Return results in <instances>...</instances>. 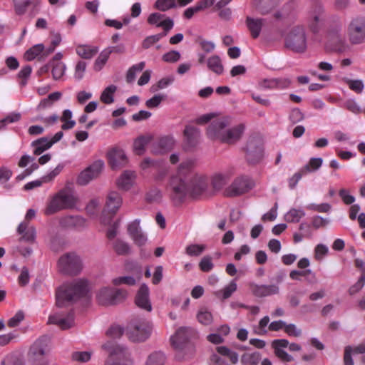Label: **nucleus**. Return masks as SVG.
Segmentation results:
<instances>
[{
  "instance_id": "nucleus-1",
  "label": "nucleus",
  "mask_w": 365,
  "mask_h": 365,
  "mask_svg": "<svg viewBox=\"0 0 365 365\" xmlns=\"http://www.w3.org/2000/svg\"><path fill=\"white\" fill-rule=\"evenodd\" d=\"M192 166L191 161L181 163L177 174L170 180L168 189L175 203H181L188 194L193 197H198L208 187L207 178L194 173Z\"/></svg>"
},
{
  "instance_id": "nucleus-2",
  "label": "nucleus",
  "mask_w": 365,
  "mask_h": 365,
  "mask_svg": "<svg viewBox=\"0 0 365 365\" xmlns=\"http://www.w3.org/2000/svg\"><path fill=\"white\" fill-rule=\"evenodd\" d=\"M232 123V118L225 116L214 120L207 129V135L211 140L232 145L242 138L245 125L240 123L232 128H228Z\"/></svg>"
},
{
  "instance_id": "nucleus-3",
  "label": "nucleus",
  "mask_w": 365,
  "mask_h": 365,
  "mask_svg": "<svg viewBox=\"0 0 365 365\" xmlns=\"http://www.w3.org/2000/svg\"><path fill=\"white\" fill-rule=\"evenodd\" d=\"M89 292L88 282L85 279H76L64 283L56 293V304L63 307L86 297Z\"/></svg>"
},
{
  "instance_id": "nucleus-4",
  "label": "nucleus",
  "mask_w": 365,
  "mask_h": 365,
  "mask_svg": "<svg viewBox=\"0 0 365 365\" xmlns=\"http://www.w3.org/2000/svg\"><path fill=\"white\" fill-rule=\"evenodd\" d=\"M327 38L328 43L334 51L342 53L349 50L346 34L344 33V24L340 17L334 16L331 18Z\"/></svg>"
},
{
  "instance_id": "nucleus-5",
  "label": "nucleus",
  "mask_w": 365,
  "mask_h": 365,
  "mask_svg": "<svg viewBox=\"0 0 365 365\" xmlns=\"http://www.w3.org/2000/svg\"><path fill=\"white\" fill-rule=\"evenodd\" d=\"M77 202L78 197L74 192L62 189L51 198L44 213L46 215H51L61 210L73 209Z\"/></svg>"
},
{
  "instance_id": "nucleus-6",
  "label": "nucleus",
  "mask_w": 365,
  "mask_h": 365,
  "mask_svg": "<svg viewBox=\"0 0 365 365\" xmlns=\"http://www.w3.org/2000/svg\"><path fill=\"white\" fill-rule=\"evenodd\" d=\"M192 330L188 327L179 328L171 336L170 341L173 348L177 351L175 357L178 360L189 358L194 352L193 346L189 342Z\"/></svg>"
},
{
  "instance_id": "nucleus-7",
  "label": "nucleus",
  "mask_w": 365,
  "mask_h": 365,
  "mask_svg": "<svg viewBox=\"0 0 365 365\" xmlns=\"http://www.w3.org/2000/svg\"><path fill=\"white\" fill-rule=\"evenodd\" d=\"M102 348L109 354L105 365H133L130 352L125 346L108 341Z\"/></svg>"
},
{
  "instance_id": "nucleus-8",
  "label": "nucleus",
  "mask_w": 365,
  "mask_h": 365,
  "mask_svg": "<svg viewBox=\"0 0 365 365\" xmlns=\"http://www.w3.org/2000/svg\"><path fill=\"white\" fill-rule=\"evenodd\" d=\"M346 34L351 45H359L365 42V17L356 16L349 22Z\"/></svg>"
},
{
  "instance_id": "nucleus-9",
  "label": "nucleus",
  "mask_w": 365,
  "mask_h": 365,
  "mask_svg": "<svg viewBox=\"0 0 365 365\" xmlns=\"http://www.w3.org/2000/svg\"><path fill=\"white\" fill-rule=\"evenodd\" d=\"M285 47L297 53H303L307 48V36L304 29L296 26L291 29L285 38Z\"/></svg>"
},
{
  "instance_id": "nucleus-10",
  "label": "nucleus",
  "mask_w": 365,
  "mask_h": 365,
  "mask_svg": "<svg viewBox=\"0 0 365 365\" xmlns=\"http://www.w3.org/2000/svg\"><path fill=\"white\" fill-rule=\"evenodd\" d=\"M58 268L61 273L66 275H78L83 269L81 258L75 253L63 255L58 261Z\"/></svg>"
},
{
  "instance_id": "nucleus-11",
  "label": "nucleus",
  "mask_w": 365,
  "mask_h": 365,
  "mask_svg": "<svg viewBox=\"0 0 365 365\" xmlns=\"http://www.w3.org/2000/svg\"><path fill=\"white\" fill-rule=\"evenodd\" d=\"M151 326L145 319L133 320L127 327V334L133 341H144L150 335Z\"/></svg>"
},
{
  "instance_id": "nucleus-12",
  "label": "nucleus",
  "mask_w": 365,
  "mask_h": 365,
  "mask_svg": "<svg viewBox=\"0 0 365 365\" xmlns=\"http://www.w3.org/2000/svg\"><path fill=\"white\" fill-rule=\"evenodd\" d=\"M50 339L42 336L35 341L29 350V356L34 365H48L45 355L48 350Z\"/></svg>"
},
{
  "instance_id": "nucleus-13",
  "label": "nucleus",
  "mask_w": 365,
  "mask_h": 365,
  "mask_svg": "<svg viewBox=\"0 0 365 365\" xmlns=\"http://www.w3.org/2000/svg\"><path fill=\"white\" fill-rule=\"evenodd\" d=\"M127 296V292L123 289H112L104 287L97 293L98 302L101 305H114L122 302Z\"/></svg>"
},
{
  "instance_id": "nucleus-14",
  "label": "nucleus",
  "mask_w": 365,
  "mask_h": 365,
  "mask_svg": "<svg viewBox=\"0 0 365 365\" xmlns=\"http://www.w3.org/2000/svg\"><path fill=\"white\" fill-rule=\"evenodd\" d=\"M254 186V181L250 177L239 176L225 189V195L227 197L240 196L249 192Z\"/></svg>"
},
{
  "instance_id": "nucleus-15",
  "label": "nucleus",
  "mask_w": 365,
  "mask_h": 365,
  "mask_svg": "<svg viewBox=\"0 0 365 365\" xmlns=\"http://www.w3.org/2000/svg\"><path fill=\"white\" fill-rule=\"evenodd\" d=\"M48 322L58 326L63 330L68 329L74 325V312H55L49 316Z\"/></svg>"
},
{
  "instance_id": "nucleus-16",
  "label": "nucleus",
  "mask_w": 365,
  "mask_h": 365,
  "mask_svg": "<svg viewBox=\"0 0 365 365\" xmlns=\"http://www.w3.org/2000/svg\"><path fill=\"white\" fill-rule=\"evenodd\" d=\"M217 353L220 355L213 354L211 357L215 365H232L238 361V354L225 346H220L216 348Z\"/></svg>"
},
{
  "instance_id": "nucleus-17",
  "label": "nucleus",
  "mask_w": 365,
  "mask_h": 365,
  "mask_svg": "<svg viewBox=\"0 0 365 365\" xmlns=\"http://www.w3.org/2000/svg\"><path fill=\"white\" fill-rule=\"evenodd\" d=\"M245 150L247 160L251 164L259 163L263 158V148L259 138H250Z\"/></svg>"
},
{
  "instance_id": "nucleus-18",
  "label": "nucleus",
  "mask_w": 365,
  "mask_h": 365,
  "mask_svg": "<svg viewBox=\"0 0 365 365\" xmlns=\"http://www.w3.org/2000/svg\"><path fill=\"white\" fill-rule=\"evenodd\" d=\"M104 163L102 160L95 161L91 165L82 171L77 180L81 185H87L91 180L96 178L102 172Z\"/></svg>"
},
{
  "instance_id": "nucleus-19",
  "label": "nucleus",
  "mask_w": 365,
  "mask_h": 365,
  "mask_svg": "<svg viewBox=\"0 0 365 365\" xmlns=\"http://www.w3.org/2000/svg\"><path fill=\"white\" fill-rule=\"evenodd\" d=\"M63 136L62 131L57 132L51 138L43 137L31 143L34 148V154L39 155L45 150L49 149L54 143L58 142Z\"/></svg>"
},
{
  "instance_id": "nucleus-20",
  "label": "nucleus",
  "mask_w": 365,
  "mask_h": 365,
  "mask_svg": "<svg viewBox=\"0 0 365 365\" xmlns=\"http://www.w3.org/2000/svg\"><path fill=\"white\" fill-rule=\"evenodd\" d=\"M123 203V199L120 195L116 191L108 192L106 200L105 207L103 208V215L108 214L110 217H113Z\"/></svg>"
},
{
  "instance_id": "nucleus-21",
  "label": "nucleus",
  "mask_w": 365,
  "mask_h": 365,
  "mask_svg": "<svg viewBox=\"0 0 365 365\" xmlns=\"http://www.w3.org/2000/svg\"><path fill=\"white\" fill-rule=\"evenodd\" d=\"M128 232L138 246L140 247L146 243L147 236L140 226V220L136 219L128 225Z\"/></svg>"
},
{
  "instance_id": "nucleus-22",
  "label": "nucleus",
  "mask_w": 365,
  "mask_h": 365,
  "mask_svg": "<svg viewBox=\"0 0 365 365\" xmlns=\"http://www.w3.org/2000/svg\"><path fill=\"white\" fill-rule=\"evenodd\" d=\"M324 17V7L321 4H316L309 21V26L312 32L317 33L319 31Z\"/></svg>"
},
{
  "instance_id": "nucleus-23",
  "label": "nucleus",
  "mask_w": 365,
  "mask_h": 365,
  "mask_svg": "<svg viewBox=\"0 0 365 365\" xmlns=\"http://www.w3.org/2000/svg\"><path fill=\"white\" fill-rule=\"evenodd\" d=\"M249 289L255 297H264L279 292V287L275 284L259 285L254 282L249 284Z\"/></svg>"
},
{
  "instance_id": "nucleus-24",
  "label": "nucleus",
  "mask_w": 365,
  "mask_h": 365,
  "mask_svg": "<svg viewBox=\"0 0 365 365\" xmlns=\"http://www.w3.org/2000/svg\"><path fill=\"white\" fill-rule=\"evenodd\" d=\"M175 144V140L173 136H163L153 145L152 153L154 154L166 153L173 149Z\"/></svg>"
},
{
  "instance_id": "nucleus-25",
  "label": "nucleus",
  "mask_w": 365,
  "mask_h": 365,
  "mask_svg": "<svg viewBox=\"0 0 365 365\" xmlns=\"http://www.w3.org/2000/svg\"><path fill=\"white\" fill-rule=\"evenodd\" d=\"M135 302L136 305L145 311L150 312L152 310V305L149 299V288L143 284L138 291Z\"/></svg>"
},
{
  "instance_id": "nucleus-26",
  "label": "nucleus",
  "mask_w": 365,
  "mask_h": 365,
  "mask_svg": "<svg viewBox=\"0 0 365 365\" xmlns=\"http://www.w3.org/2000/svg\"><path fill=\"white\" fill-rule=\"evenodd\" d=\"M109 164L113 169L125 165L127 163V157L121 149L113 148L108 153Z\"/></svg>"
},
{
  "instance_id": "nucleus-27",
  "label": "nucleus",
  "mask_w": 365,
  "mask_h": 365,
  "mask_svg": "<svg viewBox=\"0 0 365 365\" xmlns=\"http://www.w3.org/2000/svg\"><path fill=\"white\" fill-rule=\"evenodd\" d=\"M17 232L22 235L21 240L28 242H34L35 241L36 235V229L33 226H29L27 222L23 221L21 222L17 227Z\"/></svg>"
},
{
  "instance_id": "nucleus-28",
  "label": "nucleus",
  "mask_w": 365,
  "mask_h": 365,
  "mask_svg": "<svg viewBox=\"0 0 365 365\" xmlns=\"http://www.w3.org/2000/svg\"><path fill=\"white\" fill-rule=\"evenodd\" d=\"M183 134L186 144L189 148H193L197 145L200 136V130L197 128L186 125Z\"/></svg>"
},
{
  "instance_id": "nucleus-29",
  "label": "nucleus",
  "mask_w": 365,
  "mask_h": 365,
  "mask_svg": "<svg viewBox=\"0 0 365 365\" xmlns=\"http://www.w3.org/2000/svg\"><path fill=\"white\" fill-rule=\"evenodd\" d=\"M264 21V20L263 19H254L249 16L247 17L246 24L253 38L259 37Z\"/></svg>"
},
{
  "instance_id": "nucleus-30",
  "label": "nucleus",
  "mask_w": 365,
  "mask_h": 365,
  "mask_svg": "<svg viewBox=\"0 0 365 365\" xmlns=\"http://www.w3.org/2000/svg\"><path fill=\"white\" fill-rule=\"evenodd\" d=\"M85 224V220L78 215H67L60 220V225L64 227H82Z\"/></svg>"
},
{
  "instance_id": "nucleus-31",
  "label": "nucleus",
  "mask_w": 365,
  "mask_h": 365,
  "mask_svg": "<svg viewBox=\"0 0 365 365\" xmlns=\"http://www.w3.org/2000/svg\"><path fill=\"white\" fill-rule=\"evenodd\" d=\"M134 173L130 170L125 171L117 181V185L120 189L128 190L133 184Z\"/></svg>"
},
{
  "instance_id": "nucleus-32",
  "label": "nucleus",
  "mask_w": 365,
  "mask_h": 365,
  "mask_svg": "<svg viewBox=\"0 0 365 365\" xmlns=\"http://www.w3.org/2000/svg\"><path fill=\"white\" fill-rule=\"evenodd\" d=\"M230 175L228 173H215L212 175L211 184L214 190H220L228 182Z\"/></svg>"
},
{
  "instance_id": "nucleus-33",
  "label": "nucleus",
  "mask_w": 365,
  "mask_h": 365,
  "mask_svg": "<svg viewBox=\"0 0 365 365\" xmlns=\"http://www.w3.org/2000/svg\"><path fill=\"white\" fill-rule=\"evenodd\" d=\"M208 68L217 75H220L224 71V67L220 58L214 55L210 56L207 61Z\"/></svg>"
},
{
  "instance_id": "nucleus-34",
  "label": "nucleus",
  "mask_w": 365,
  "mask_h": 365,
  "mask_svg": "<svg viewBox=\"0 0 365 365\" xmlns=\"http://www.w3.org/2000/svg\"><path fill=\"white\" fill-rule=\"evenodd\" d=\"M237 283L235 280H232L228 285L222 289L218 290L215 292L216 297L220 299H227L232 296V294L237 290Z\"/></svg>"
},
{
  "instance_id": "nucleus-35",
  "label": "nucleus",
  "mask_w": 365,
  "mask_h": 365,
  "mask_svg": "<svg viewBox=\"0 0 365 365\" xmlns=\"http://www.w3.org/2000/svg\"><path fill=\"white\" fill-rule=\"evenodd\" d=\"M98 48L88 45H81L76 48L77 54L83 58L91 59L98 53Z\"/></svg>"
},
{
  "instance_id": "nucleus-36",
  "label": "nucleus",
  "mask_w": 365,
  "mask_h": 365,
  "mask_svg": "<svg viewBox=\"0 0 365 365\" xmlns=\"http://www.w3.org/2000/svg\"><path fill=\"white\" fill-rule=\"evenodd\" d=\"M152 137L148 136H140L135 140L133 143V149L134 152L137 155H143L145 150L146 145L150 143Z\"/></svg>"
},
{
  "instance_id": "nucleus-37",
  "label": "nucleus",
  "mask_w": 365,
  "mask_h": 365,
  "mask_svg": "<svg viewBox=\"0 0 365 365\" xmlns=\"http://www.w3.org/2000/svg\"><path fill=\"white\" fill-rule=\"evenodd\" d=\"M117 91V86L115 85H110L106 87L102 92L100 100L106 104H111L114 102V93Z\"/></svg>"
},
{
  "instance_id": "nucleus-38",
  "label": "nucleus",
  "mask_w": 365,
  "mask_h": 365,
  "mask_svg": "<svg viewBox=\"0 0 365 365\" xmlns=\"http://www.w3.org/2000/svg\"><path fill=\"white\" fill-rule=\"evenodd\" d=\"M261 360V355L258 351L245 353L241 357V362L244 365H257Z\"/></svg>"
},
{
  "instance_id": "nucleus-39",
  "label": "nucleus",
  "mask_w": 365,
  "mask_h": 365,
  "mask_svg": "<svg viewBox=\"0 0 365 365\" xmlns=\"http://www.w3.org/2000/svg\"><path fill=\"white\" fill-rule=\"evenodd\" d=\"M304 215L303 210L292 208L286 213L284 217L288 222H298Z\"/></svg>"
},
{
  "instance_id": "nucleus-40",
  "label": "nucleus",
  "mask_w": 365,
  "mask_h": 365,
  "mask_svg": "<svg viewBox=\"0 0 365 365\" xmlns=\"http://www.w3.org/2000/svg\"><path fill=\"white\" fill-rule=\"evenodd\" d=\"M323 160L322 158H312L309 163L302 169V172L307 174L308 173L317 170L322 165Z\"/></svg>"
},
{
  "instance_id": "nucleus-41",
  "label": "nucleus",
  "mask_w": 365,
  "mask_h": 365,
  "mask_svg": "<svg viewBox=\"0 0 365 365\" xmlns=\"http://www.w3.org/2000/svg\"><path fill=\"white\" fill-rule=\"evenodd\" d=\"M159 26L163 28V31L154 35L158 41H159L164 36H167L168 33L173 28L174 21L172 19L168 17L164 19L162 23L159 24Z\"/></svg>"
},
{
  "instance_id": "nucleus-42",
  "label": "nucleus",
  "mask_w": 365,
  "mask_h": 365,
  "mask_svg": "<svg viewBox=\"0 0 365 365\" xmlns=\"http://www.w3.org/2000/svg\"><path fill=\"white\" fill-rule=\"evenodd\" d=\"M145 63L144 61L140 62L137 64L133 65L128 71L126 74V81L128 83H133L135 79V74L137 72L142 71L145 68Z\"/></svg>"
},
{
  "instance_id": "nucleus-43",
  "label": "nucleus",
  "mask_w": 365,
  "mask_h": 365,
  "mask_svg": "<svg viewBox=\"0 0 365 365\" xmlns=\"http://www.w3.org/2000/svg\"><path fill=\"white\" fill-rule=\"evenodd\" d=\"M198 322L203 325H210L213 320L212 314L206 308H201L197 314Z\"/></svg>"
},
{
  "instance_id": "nucleus-44",
  "label": "nucleus",
  "mask_w": 365,
  "mask_h": 365,
  "mask_svg": "<svg viewBox=\"0 0 365 365\" xmlns=\"http://www.w3.org/2000/svg\"><path fill=\"white\" fill-rule=\"evenodd\" d=\"M206 250L205 245L191 244L185 248V253L190 257H198Z\"/></svg>"
},
{
  "instance_id": "nucleus-45",
  "label": "nucleus",
  "mask_w": 365,
  "mask_h": 365,
  "mask_svg": "<svg viewBox=\"0 0 365 365\" xmlns=\"http://www.w3.org/2000/svg\"><path fill=\"white\" fill-rule=\"evenodd\" d=\"M165 356L161 351H155L149 355L146 365H163Z\"/></svg>"
},
{
  "instance_id": "nucleus-46",
  "label": "nucleus",
  "mask_w": 365,
  "mask_h": 365,
  "mask_svg": "<svg viewBox=\"0 0 365 365\" xmlns=\"http://www.w3.org/2000/svg\"><path fill=\"white\" fill-rule=\"evenodd\" d=\"M174 78L172 76L163 78L150 87V91L152 93L158 92L159 90L167 88L168 86L172 84Z\"/></svg>"
},
{
  "instance_id": "nucleus-47",
  "label": "nucleus",
  "mask_w": 365,
  "mask_h": 365,
  "mask_svg": "<svg viewBox=\"0 0 365 365\" xmlns=\"http://www.w3.org/2000/svg\"><path fill=\"white\" fill-rule=\"evenodd\" d=\"M113 249L118 255H126L130 251L129 245L120 240H117L114 242Z\"/></svg>"
},
{
  "instance_id": "nucleus-48",
  "label": "nucleus",
  "mask_w": 365,
  "mask_h": 365,
  "mask_svg": "<svg viewBox=\"0 0 365 365\" xmlns=\"http://www.w3.org/2000/svg\"><path fill=\"white\" fill-rule=\"evenodd\" d=\"M155 7L161 11H166L177 7L176 0H157L155 3Z\"/></svg>"
},
{
  "instance_id": "nucleus-49",
  "label": "nucleus",
  "mask_w": 365,
  "mask_h": 365,
  "mask_svg": "<svg viewBox=\"0 0 365 365\" xmlns=\"http://www.w3.org/2000/svg\"><path fill=\"white\" fill-rule=\"evenodd\" d=\"M14 10L17 15H23L26 13L28 6L31 4L30 0H13Z\"/></svg>"
},
{
  "instance_id": "nucleus-50",
  "label": "nucleus",
  "mask_w": 365,
  "mask_h": 365,
  "mask_svg": "<svg viewBox=\"0 0 365 365\" xmlns=\"http://www.w3.org/2000/svg\"><path fill=\"white\" fill-rule=\"evenodd\" d=\"M110 55V51H107L106 49H104L96 58L94 64V69L98 71L101 70L109 58Z\"/></svg>"
},
{
  "instance_id": "nucleus-51",
  "label": "nucleus",
  "mask_w": 365,
  "mask_h": 365,
  "mask_svg": "<svg viewBox=\"0 0 365 365\" xmlns=\"http://www.w3.org/2000/svg\"><path fill=\"white\" fill-rule=\"evenodd\" d=\"M91 351H74L71 354V359L76 362L86 363L91 359Z\"/></svg>"
},
{
  "instance_id": "nucleus-52",
  "label": "nucleus",
  "mask_w": 365,
  "mask_h": 365,
  "mask_svg": "<svg viewBox=\"0 0 365 365\" xmlns=\"http://www.w3.org/2000/svg\"><path fill=\"white\" fill-rule=\"evenodd\" d=\"M44 46L43 44H37L29 49L25 53V58L28 61L34 60L36 56L43 52Z\"/></svg>"
},
{
  "instance_id": "nucleus-53",
  "label": "nucleus",
  "mask_w": 365,
  "mask_h": 365,
  "mask_svg": "<svg viewBox=\"0 0 365 365\" xmlns=\"http://www.w3.org/2000/svg\"><path fill=\"white\" fill-rule=\"evenodd\" d=\"M112 282L115 286H118L120 284L132 286L135 284L136 280L133 277L131 276H122L114 278Z\"/></svg>"
},
{
  "instance_id": "nucleus-54",
  "label": "nucleus",
  "mask_w": 365,
  "mask_h": 365,
  "mask_svg": "<svg viewBox=\"0 0 365 365\" xmlns=\"http://www.w3.org/2000/svg\"><path fill=\"white\" fill-rule=\"evenodd\" d=\"M66 66L62 62H56L53 64L52 75L55 80L60 79L64 74Z\"/></svg>"
},
{
  "instance_id": "nucleus-55",
  "label": "nucleus",
  "mask_w": 365,
  "mask_h": 365,
  "mask_svg": "<svg viewBox=\"0 0 365 365\" xmlns=\"http://www.w3.org/2000/svg\"><path fill=\"white\" fill-rule=\"evenodd\" d=\"M214 264L212 263V259L210 256L203 257L200 263L199 267L204 272H208L212 269Z\"/></svg>"
},
{
  "instance_id": "nucleus-56",
  "label": "nucleus",
  "mask_w": 365,
  "mask_h": 365,
  "mask_svg": "<svg viewBox=\"0 0 365 365\" xmlns=\"http://www.w3.org/2000/svg\"><path fill=\"white\" fill-rule=\"evenodd\" d=\"M20 113H11L0 120V130L4 129L9 123L17 122L20 120Z\"/></svg>"
},
{
  "instance_id": "nucleus-57",
  "label": "nucleus",
  "mask_w": 365,
  "mask_h": 365,
  "mask_svg": "<svg viewBox=\"0 0 365 365\" xmlns=\"http://www.w3.org/2000/svg\"><path fill=\"white\" fill-rule=\"evenodd\" d=\"M1 365H23V362L18 355L11 354L6 356Z\"/></svg>"
},
{
  "instance_id": "nucleus-58",
  "label": "nucleus",
  "mask_w": 365,
  "mask_h": 365,
  "mask_svg": "<svg viewBox=\"0 0 365 365\" xmlns=\"http://www.w3.org/2000/svg\"><path fill=\"white\" fill-rule=\"evenodd\" d=\"M87 63L85 61H79L75 68L74 78L77 81H80L83 78Z\"/></svg>"
},
{
  "instance_id": "nucleus-59",
  "label": "nucleus",
  "mask_w": 365,
  "mask_h": 365,
  "mask_svg": "<svg viewBox=\"0 0 365 365\" xmlns=\"http://www.w3.org/2000/svg\"><path fill=\"white\" fill-rule=\"evenodd\" d=\"M165 98H166L165 95H161V94L155 95L153 98L146 101L145 105L149 108H156L160 104L162 101H163Z\"/></svg>"
},
{
  "instance_id": "nucleus-60",
  "label": "nucleus",
  "mask_w": 365,
  "mask_h": 365,
  "mask_svg": "<svg viewBox=\"0 0 365 365\" xmlns=\"http://www.w3.org/2000/svg\"><path fill=\"white\" fill-rule=\"evenodd\" d=\"M32 68L30 66L27 65L24 66L19 73H18L19 78H21L22 80L20 82V85L21 86H24L26 85L27 81L26 78H28L31 73Z\"/></svg>"
},
{
  "instance_id": "nucleus-61",
  "label": "nucleus",
  "mask_w": 365,
  "mask_h": 365,
  "mask_svg": "<svg viewBox=\"0 0 365 365\" xmlns=\"http://www.w3.org/2000/svg\"><path fill=\"white\" fill-rule=\"evenodd\" d=\"M180 58V53L177 51H170L165 53L163 56L162 59L165 62L175 63L179 61Z\"/></svg>"
},
{
  "instance_id": "nucleus-62",
  "label": "nucleus",
  "mask_w": 365,
  "mask_h": 365,
  "mask_svg": "<svg viewBox=\"0 0 365 365\" xmlns=\"http://www.w3.org/2000/svg\"><path fill=\"white\" fill-rule=\"evenodd\" d=\"M347 84L351 90L357 93H361L364 88V83L361 80H348Z\"/></svg>"
},
{
  "instance_id": "nucleus-63",
  "label": "nucleus",
  "mask_w": 365,
  "mask_h": 365,
  "mask_svg": "<svg viewBox=\"0 0 365 365\" xmlns=\"http://www.w3.org/2000/svg\"><path fill=\"white\" fill-rule=\"evenodd\" d=\"M284 331L290 336L299 337L302 335V329L294 324H286Z\"/></svg>"
},
{
  "instance_id": "nucleus-64",
  "label": "nucleus",
  "mask_w": 365,
  "mask_h": 365,
  "mask_svg": "<svg viewBox=\"0 0 365 365\" xmlns=\"http://www.w3.org/2000/svg\"><path fill=\"white\" fill-rule=\"evenodd\" d=\"M365 283V274H362L358 281L351 286L349 289V293L350 295H354L358 292H359L364 286Z\"/></svg>"
}]
</instances>
